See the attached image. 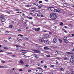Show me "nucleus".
Wrapping results in <instances>:
<instances>
[{"instance_id": "19", "label": "nucleus", "mask_w": 74, "mask_h": 74, "mask_svg": "<svg viewBox=\"0 0 74 74\" xmlns=\"http://www.w3.org/2000/svg\"><path fill=\"white\" fill-rule=\"evenodd\" d=\"M66 53L68 54H73V53H70V52H67Z\"/></svg>"}, {"instance_id": "17", "label": "nucleus", "mask_w": 74, "mask_h": 74, "mask_svg": "<svg viewBox=\"0 0 74 74\" xmlns=\"http://www.w3.org/2000/svg\"><path fill=\"white\" fill-rule=\"evenodd\" d=\"M64 42L66 43H69V42L67 40H65L64 41Z\"/></svg>"}, {"instance_id": "33", "label": "nucleus", "mask_w": 74, "mask_h": 74, "mask_svg": "<svg viewBox=\"0 0 74 74\" xmlns=\"http://www.w3.org/2000/svg\"><path fill=\"white\" fill-rule=\"evenodd\" d=\"M62 30H63V31H64V32L65 33H67V32L66 31V30H65V29H63Z\"/></svg>"}, {"instance_id": "36", "label": "nucleus", "mask_w": 74, "mask_h": 74, "mask_svg": "<svg viewBox=\"0 0 74 74\" xmlns=\"http://www.w3.org/2000/svg\"><path fill=\"white\" fill-rule=\"evenodd\" d=\"M21 20L22 21H23L24 20V18H21Z\"/></svg>"}, {"instance_id": "13", "label": "nucleus", "mask_w": 74, "mask_h": 74, "mask_svg": "<svg viewBox=\"0 0 74 74\" xmlns=\"http://www.w3.org/2000/svg\"><path fill=\"white\" fill-rule=\"evenodd\" d=\"M63 5L64 7H67L68 6V5H67V4L66 3H64Z\"/></svg>"}, {"instance_id": "20", "label": "nucleus", "mask_w": 74, "mask_h": 74, "mask_svg": "<svg viewBox=\"0 0 74 74\" xmlns=\"http://www.w3.org/2000/svg\"><path fill=\"white\" fill-rule=\"evenodd\" d=\"M49 48L47 47H44V49H48Z\"/></svg>"}, {"instance_id": "60", "label": "nucleus", "mask_w": 74, "mask_h": 74, "mask_svg": "<svg viewBox=\"0 0 74 74\" xmlns=\"http://www.w3.org/2000/svg\"><path fill=\"white\" fill-rule=\"evenodd\" d=\"M26 7H29V5H27L26 6Z\"/></svg>"}, {"instance_id": "35", "label": "nucleus", "mask_w": 74, "mask_h": 74, "mask_svg": "<svg viewBox=\"0 0 74 74\" xmlns=\"http://www.w3.org/2000/svg\"><path fill=\"white\" fill-rule=\"evenodd\" d=\"M22 55H25V54H26V53L23 52L22 53Z\"/></svg>"}, {"instance_id": "63", "label": "nucleus", "mask_w": 74, "mask_h": 74, "mask_svg": "<svg viewBox=\"0 0 74 74\" xmlns=\"http://www.w3.org/2000/svg\"><path fill=\"white\" fill-rule=\"evenodd\" d=\"M66 74H69V73L68 72H67L66 73Z\"/></svg>"}, {"instance_id": "40", "label": "nucleus", "mask_w": 74, "mask_h": 74, "mask_svg": "<svg viewBox=\"0 0 74 74\" xmlns=\"http://www.w3.org/2000/svg\"><path fill=\"white\" fill-rule=\"evenodd\" d=\"M42 7V6H38V8H41Z\"/></svg>"}, {"instance_id": "48", "label": "nucleus", "mask_w": 74, "mask_h": 74, "mask_svg": "<svg viewBox=\"0 0 74 74\" xmlns=\"http://www.w3.org/2000/svg\"><path fill=\"white\" fill-rule=\"evenodd\" d=\"M51 67H54V65H51Z\"/></svg>"}, {"instance_id": "31", "label": "nucleus", "mask_w": 74, "mask_h": 74, "mask_svg": "<svg viewBox=\"0 0 74 74\" xmlns=\"http://www.w3.org/2000/svg\"><path fill=\"white\" fill-rule=\"evenodd\" d=\"M12 25H10V26H9V27L10 28H12Z\"/></svg>"}, {"instance_id": "14", "label": "nucleus", "mask_w": 74, "mask_h": 74, "mask_svg": "<svg viewBox=\"0 0 74 74\" xmlns=\"http://www.w3.org/2000/svg\"><path fill=\"white\" fill-rule=\"evenodd\" d=\"M40 42H43L44 41V39H41L39 40Z\"/></svg>"}, {"instance_id": "32", "label": "nucleus", "mask_w": 74, "mask_h": 74, "mask_svg": "<svg viewBox=\"0 0 74 74\" xmlns=\"http://www.w3.org/2000/svg\"><path fill=\"white\" fill-rule=\"evenodd\" d=\"M35 5H37V6H38V4L37 3H35Z\"/></svg>"}, {"instance_id": "1", "label": "nucleus", "mask_w": 74, "mask_h": 74, "mask_svg": "<svg viewBox=\"0 0 74 74\" xmlns=\"http://www.w3.org/2000/svg\"><path fill=\"white\" fill-rule=\"evenodd\" d=\"M50 17L51 19L54 20L56 19L57 17L56 16V13H51L50 14Z\"/></svg>"}, {"instance_id": "64", "label": "nucleus", "mask_w": 74, "mask_h": 74, "mask_svg": "<svg viewBox=\"0 0 74 74\" xmlns=\"http://www.w3.org/2000/svg\"><path fill=\"white\" fill-rule=\"evenodd\" d=\"M50 74H53V73H50Z\"/></svg>"}, {"instance_id": "39", "label": "nucleus", "mask_w": 74, "mask_h": 74, "mask_svg": "<svg viewBox=\"0 0 74 74\" xmlns=\"http://www.w3.org/2000/svg\"><path fill=\"white\" fill-rule=\"evenodd\" d=\"M4 52V51L2 50H1L0 51V52Z\"/></svg>"}, {"instance_id": "45", "label": "nucleus", "mask_w": 74, "mask_h": 74, "mask_svg": "<svg viewBox=\"0 0 74 74\" xmlns=\"http://www.w3.org/2000/svg\"><path fill=\"white\" fill-rule=\"evenodd\" d=\"M27 21H24L25 22V23L26 24V23H27Z\"/></svg>"}, {"instance_id": "6", "label": "nucleus", "mask_w": 74, "mask_h": 74, "mask_svg": "<svg viewBox=\"0 0 74 74\" xmlns=\"http://www.w3.org/2000/svg\"><path fill=\"white\" fill-rule=\"evenodd\" d=\"M53 42L54 43H56V38H54L53 40Z\"/></svg>"}, {"instance_id": "56", "label": "nucleus", "mask_w": 74, "mask_h": 74, "mask_svg": "<svg viewBox=\"0 0 74 74\" xmlns=\"http://www.w3.org/2000/svg\"><path fill=\"white\" fill-rule=\"evenodd\" d=\"M64 27L65 28H66V29H67L68 28L66 26H64Z\"/></svg>"}, {"instance_id": "54", "label": "nucleus", "mask_w": 74, "mask_h": 74, "mask_svg": "<svg viewBox=\"0 0 74 74\" xmlns=\"http://www.w3.org/2000/svg\"><path fill=\"white\" fill-rule=\"evenodd\" d=\"M19 71H23V70H22V69H20L19 70Z\"/></svg>"}, {"instance_id": "61", "label": "nucleus", "mask_w": 74, "mask_h": 74, "mask_svg": "<svg viewBox=\"0 0 74 74\" xmlns=\"http://www.w3.org/2000/svg\"><path fill=\"white\" fill-rule=\"evenodd\" d=\"M27 50H22V51H27Z\"/></svg>"}, {"instance_id": "50", "label": "nucleus", "mask_w": 74, "mask_h": 74, "mask_svg": "<svg viewBox=\"0 0 74 74\" xmlns=\"http://www.w3.org/2000/svg\"><path fill=\"white\" fill-rule=\"evenodd\" d=\"M29 29V27H27L26 28V29Z\"/></svg>"}, {"instance_id": "7", "label": "nucleus", "mask_w": 74, "mask_h": 74, "mask_svg": "<svg viewBox=\"0 0 74 74\" xmlns=\"http://www.w3.org/2000/svg\"><path fill=\"white\" fill-rule=\"evenodd\" d=\"M70 61L71 63H73L74 61V59H73V58H71L70 59Z\"/></svg>"}, {"instance_id": "23", "label": "nucleus", "mask_w": 74, "mask_h": 74, "mask_svg": "<svg viewBox=\"0 0 74 74\" xmlns=\"http://www.w3.org/2000/svg\"><path fill=\"white\" fill-rule=\"evenodd\" d=\"M60 25L61 26H62V25H63V23H62V22H60Z\"/></svg>"}, {"instance_id": "4", "label": "nucleus", "mask_w": 74, "mask_h": 74, "mask_svg": "<svg viewBox=\"0 0 74 74\" xmlns=\"http://www.w3.org/2000/svg\"><path fill=\"white\" fill-rule=\"evenodd\" d=\"M55 8H51V11H54V12H55Z\"/></svg>"}, {"instance_id": "44", "label": "nucleus", "mask_w": 74, "mask_h": 74, "mask_svg": "<svg viewBox=\"0 0 74 74\" xmlns=\"http://www.w3.org/2000/svg\"><path fill=\"white\" fill-rule=\"evenodd\" d=\"M7 13L8 14H10V12H9V11L7 12Z\"/></svg>"}, {"instance_id": "15", "label": "nucleus", "mask_w": 74, "mask_h": 74, "mask_svg": "<svg viewBox=\"0 0 74 74\" xmlns=\"http://www.w3.org/2000/svg\"><path fill=\"white\" fill-rule=\"evenodd\" d=\"M48 37V35H46L44 37V38H47Z\"/></svg>"}, {"instance_id": "51", "label": "nucleus", "mask_w": 74, "mask_h": 74, "mask_svg": "<svg viewBox=\"0 0 74 74\" xmlns=\"http://www.w3.org/2000/svg\"><path fill=\"white\" fill-rule=\"evenodd\" d=\"M32 71V70H29L28 71V72H30V71Z\"/></svg>"}, {"instance_id": "16", "label": "nucleus", "mask_w": 74, "mask_h": 74, "mask_svg": "<svg viewBox=\"0 0 74 74\" xmlns=\"http://www.w3.org/2000/svg\"><path fill=\"white\" fill-rule=\"evenodd\" d=\"M20 63H21V64H23V63H24L23 62V61H22V60H21L20 61Z\"/></svg>"}, {"instance_id": "53", "label": "nucleus", "mask_w": 74, "mask_h": 74, "mask_svg": "<svg viewBox=\"0 0 74 74\" xmlns=\"http://www.w3.org/2000/svg\"><path fill=\"white\" fill-rule=\"evenodd\" d=\"M37 16H40V14H38L37 15Z\"/></svg>"}, {"instance_id": "26", "label": "nucleus", "mask_w": 74, "mask_h": 74, "mask_svg": "<svg viewBox=\"0 0 74 74\" xmlns=\"http://www.w3.org/2000/svg\"><path fill=\"white\" fill-rule=\"evenodd\" d=\"M55 54L56 55L58 54V51H56L55 52Z\"/></svg>"}, {"instance_id": "28", "label": "nucleus", "mask_w": 74, "mask_h": 74, "mask_svg": "<svg viewBox=\"0 0 74 74\" xmlns=\"http://www.w3.org/2000/svg\"><path fill=\"white\" fill-rule=\"evenodd\" d=\"M4 17V16L3 15H1L0 16V18H3Z\"/></svg>"}, {"instance_id": "25", "label": "nucleus", "mask_w": 74, "mask_h": 74, "mask_svg": "<svg viewBox=\"0 0 74 74\" xmlns=\"http://www.w3.org/2000/svg\"><path fill=\"white\" fill-rule=\"evenodd\" d=\"M16 46V50H18V45Z\"/></svg>"}, {"instance_id": "2", "label": "nucleus", "mask_w": 74, "mask_h": 74, "mask_svg": "<svg viewBox=\"0 0 74 74\" xmlns=\"http://www.w3.org/2000/svg\"><path fill=\"white\" fill-rule=\"evenodd\" d=\"M32 51H34V52H36L38 53H41V51H40L37 50L35 49H33Z\"/></svg>"}, {"instance_id": "27", "label": "nucleus", "mask_w": 74, "mask_h": 74, "mask_svg": "<svg viewBox=\"0 0 74 74\" xmlns=\"http://www.w3.org/2000/svg\"><path fill=\"white\" fill-rule=\"evenodd\" d=\"M62 10H59V12H59V13H62Z\"/></svg>"}, {"instance_id": "22", "label": "nucleus", "mask_w": 74, "mask_h": 74, "mask_svg": "<svg viewBox=\"0 0 74 74\" xmlns=\"http://www.w3.org/2000/svg\"><path fill=\"white\" fill-rule=\"evenodd\" d=\"M3 48L5 49H8V48L6 47H3Z\"/></svg>"}, {"instance_id": "12", "label": "nucleus", "mask_w": 74, "mask_h": 74, "mask_svg": "<svg viewBox=\"0 0 74 74\" xmlns=\"http://www.w3.org/2000/svg\"><path fill=\"white\" fill-rule=\"evenodd\" d=\"M59 42H60V43H62L63 42V41L61 39H58Z\"/></svg>"}, {"instance_id": "43", "label": "nucleus", "mask_w": 74, "mask_h": 74, "mask_svg": "<svg viewBox=\"0 0 74 74\" xmlns=\"http://www.w3.org/2000/svg\"><path fill=\"white\" fill-rule=\"evenodd\" d=\"M17 31H18V32H21V30L20 29H17Z\"/></svg>"}, {"instance_id": "58", "label": "nucleus", "mask_w": 74, "mask_h": 74, "mask_svg": "<svg viewBox=\"0 0 74 74\" xmlns=\"http://www.w3.org/2000/svg\"><path fill=\"white\" fill-rule=\"evenodd\" d=\"M24 58H27V56H24Z\"/></svg>"}, {"instance_id": "3", "label": "nucleus", "mask_w": 74, "mask_h": 74, "mask_svg": "<svg viewBox=\"0 0 74 74\" xmlns=\"http://www.w3.org/2000/svg\"><path fill=\"white\" fill-rule=\"evenodd\" d=\"M44 42L46 44H49V42H48V40H45L44 41Z\"/></svg>"}, {"instance_id": "46", "label": "nucleus", "mask_w": 74, "mask_h": 74, "mask_svg": "<svg viewBox=\"0 0 74 74\" xmlns=\"http://www.w3.org/2000/svg\"><path fill=\"white\" fill-rule=\"evenodd\" d=\"M38 69H40V70H41V69H42L40 67H38L37 68Z\"/></svg>"}, {"instance_id": "5", "label": "nucleus", "mask_w": 74, "mask_h": 74, "mask_svg": "<svg viewBox=\"0 0 74 74\" xmlns=\"http://www.w3.org/2000/svg\"><path fill=\"white\" fill-rule=\"evenodd\" d=\"M40 30V28L37 29L35 28V30L36 32H38Z\"/></svg>"}, {"instance_id": "29", "label": "nucleus", "mask_w": 74, "mask_h": 74, "mask_svg": "<svg viewBox=\"0 0 74 74\" xmlns=\"http://www.w3.org/2000/svg\"><path fill=\"white\" fill-rule=\"evenodd\" d=\"M67 37H64V40H66L67 39Z\"/></svg>"}, {"instance_id": "59", "label": "nucleus", "mask_w": 74, "mask_h": 74, "mask_svg": "<svg viewBox=\"0 0 74 74\" xmlns=\"http://www.w3.org/2000/svg\"><path fill=\"white\" fill-rule=\"evenodd\" d=\"M57 59H60V58L59 57H57Z\"/></svg>"}, {"instance_id": "21", "label": "nucleus", "mask_w": 74, "mask_h": 74, "mask_svg": "<svg viewBox=\"0 0 74 74\" xmlns=\"http://www.w3.org/2000/svg\"><path fill=\"white\" fill-rule=\"evenodd\" d=\"M60 70L62 71H64V70L63 68H62L60 69Z\"/></svg>"}, {"instance_id": "10", "label": "nucleus", "mask_w": 74, "mask_h": 74, "mask_svg": "<svg viewBox=\"0 0 74 74\" xmlns=\"http://www.w3.org/2000/svg\"><path fill=\"white\" fill-rule=\"evenodd\" d=\"M59 9H56L55 10V12H59Z\"/></svg>"}, {"instance_id": "62", "label": "nucleus", "mask_w": 74, "mask_h": 74, "mask_svg": "<svg viewBox=\"0 0 74 74\" xmlns=\"http://www.w3.org/2000/svg\"><path fill=\"white\" fill-rule=\"evenodd\" d=\"M72 50L73 51H74V48L72 49Z\"/></svg>"}, {"instance_id": "47", "label": "nucleus", "mask_w": 74, "mask_h": 74, "mask_svg": "<svg viewBox=\"0 0 74 74\" xmlns=\"http://www.w3.org/2000/svg\"><path fill=\"white\" fill-rule=\"evenodd\" d=\"M42 1H39V3H42Z\"/></svg>"}, {"instance_id": "9", "label": "nucleus", "mask_w": 74, "mask_h": 74, "mask_svg": "<svg viewBox=\"0 0 74 74\" xmlns=\"http://www.w3.org/2000/svg\"><path fill=\"white\" fill-rule=\"evenodd\" d=\"M1 21L3 22H4L5 21V18H3L1 19Z\"/></svg>"}, {"instance_id": "42", "label": "nucleus", "mask_w": 74, "mask_h": 74, "mask_svg": "<svg viewBox=\"0 0 74 74\" xmlns=\"http://www.w3.org/2000/svg\"><path fill=\"white\" fill-rule=\"evenodd\" d=\"M25 66H26V67H29V65L27 64L25 65Z\"/></svg>"}, {"instance_id": "57", "label": "nucleus", "mask_w": 74, "mask_h": 74, "mask_svg": "<svg viewBox=\"0 0 74 74\" xmlns=\"http://www.w3.org/2000/svg\"><path fill=\"white\" fill-rule=\"evenodd\" d=\"M72 36H73V37H74V34H72Z\"/></svg>"}, {"instance_id": "34", "label": "nucleus", "mask_w": 74, "mask_h": 74, "mask_svg": "<svg viewBox=\"0 0 74 74\" xmlns=\"http://www.w3.org/2000/svg\"><path fill=\"white\" fill-rule=\"evenodd\" d=\"M18 36H20V37H23V35H21V34H19L18 35Z\"/></svg>"}, {"instance_id": "8", "label": "nucleus", "mask_w": 74, "mask_h": 74, "mask_svg": "<svg viewBox=\"0 0 74 74\" xmlns=\"http://www.w3.org/2000/svg\"><path fill=\"white\" fill-rule=\"evenodd\" d=\"M34 56L36 58H38V56L36 54H34Z\"/></svg>"}, {"instance_id": "49", "label": "nucleus", "mask_w": 74, "mask_h": 74, "mask_svg": "<svg viewBox=\"0 0 74 74\" xmlns=\"http://www.w3.org/2000/svg\"><path fill=\"white\" fill-rule=\"evenodd\" d=\"M56 63H57V64H58V61H57V60H56Z\"/></svg>"}, {"instance_id": "37", "label": "nucleus", "mask_w": 74, "mask_h": 74, "mask_svg": "<svg viewBox=\"0 0 74 74\" xmlns=\"http://www.w3.org/2000/svg\"><path fill=\"white\" fill-rule=\"evenodd\" d=\"M71 58H72V59H74V56L73 55H72L71 56Z\"/></svg>"}, {"instance_id": "30", "label": "nucleus", "mask_w": 74, "mask_h": 74, "mask_svg": "<svg viewBox=\"0 0 74 74\" xmlns=\"http://www.w3.org/2000/svg\"><path fill=\"white\" fill-rule=\"evenodd\" d=\"M6 53H8V54H12V52L9 53V52H6Z\"/></svg>"}, {"instance_id": "52", "label": "nucleus", "mask_w": 74, "mask_h": 74, "mask_svg": "<svg viewBox=\"0 0 74 74\" xmlns=\"http://www.w3.org/2000/svg\"><path fill=\"white\" fill-rule=\"evenodd\" d=\"M47 57H50V55H47Z\"/></svg>"}, {"instance_id": "18", "label": "nucleus", "mask_w": 74, "mask_h": 74, "mask_svg": "<svg viewBox=\"0 0 74 74\" xmlns=\"http://www.w3.org/2000/svg\"><path fill=\"white\" fill-rule=\"evenodd\" d=\"M17 39L18 41H22V39Z\"/></svg>"}, {"instance_id": "38", "label": "nucleus", "mask_w": 74, "mask_h": 74, "mask_svg": "<svg viewBox=\"0 0 74 74\" xmlns=\"http://www.w3.org/2000/svg\"><path fill=\"white\" fill-rule=\"evenodd\" d=\"M5 33H6V34H8V33H9V32H8V31H5Z\"/></svg>"}, {"instance_id": "55", "label": "nucleus", "mask_w": 74, "mask_h": 74, "mask_svg": "<svg viewBox=\"0 0 74 74\" xmlns=\"http://www.w3.org/2000/svg\"><path fill=\"white\" fill-rule=\"evenodd\" d=\"M64 60H67V58H64Z\"/></svg>"}, {"instance_id": "41", "label": "nucleus", "mask_w": 74, "mask_h": 74, "mask_svg": "<svg viewBox=\"0 0 74 74\" xmlns=\"http://www.w3.org/2000/svg\"><path fill=\"white\" fill-rule=\"evenodd\" d=\"M69 26H70V27H72V25H71V24H69Z\"/></svg>"}, {"instance_id": "24", "label": "nucleus", "mask_w": 74, "mask_h": 74, "mask_svg": "<svg viewBox=\"0 0 74 74\" xmlns=\"http://www.w3.org/2000/svg\"><path fill=\"white\" fill-rule=\"evenodd\" d=\"M1 62H2V63H5V61H3V60H2L1 61Z\"/></svg>"}, {"instance_id": "11", "label": "nucleus", "mask_w": 74, "mask_h": 74, "mask_svg": "<svg viewBox=\"0 0 74 74\" xmlns=\"http://www.w3.org/2000/svg\"><path fill=\"white\" fill-rule=\"evenodd\" d=\"M28 19H33V18L32 17H28L27 16L26 17Z\"/></svg>"}]
</instances>
